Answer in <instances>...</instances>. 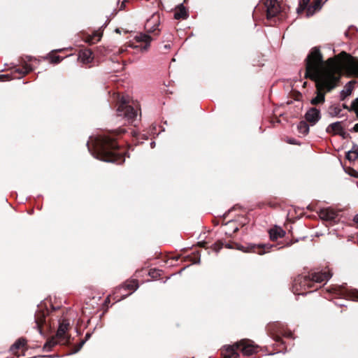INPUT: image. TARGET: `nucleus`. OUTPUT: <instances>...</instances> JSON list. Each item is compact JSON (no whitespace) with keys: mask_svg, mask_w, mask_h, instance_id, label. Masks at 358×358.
I'll return each instance as SVG.
<instances>
[{"mask_svg":"<svg viewBox=\"0 0 358 358\" xmlns=\"http://www.w3.org/2000/svg\"><path fill=\"white\" fill-rule=\"evenodd\" d=\"M356 223H358V214H357L353 220Z\"/></svg>","mask_w":358,"mask_h":358,"instance_id":"obj_39","label":"nucleus"},{"mask_svg":"<svg viewBox=\"0 0 358 358\" xmlns=\"http://www.w3.org/2000/svg\"><path fill=\"white\" fill-rule=\"evenodd\" d=\"M309 125L305 121H301L297 125L298 132L302 135H306L309 132Z\"/></svg>","mask_w":358,"mask_h":358,"instance_id":"obj_20","label":"nucleus"},{"mask_svg":"<svg viewBox=\"0 0 358 358\" xmlns=\"http://www.w3.org/2000/svg\"><path fill=\"white\" fill-rule=\"evenodd\" d=\"M35 323H36V326H35V327L37 329V330L38 331V332H39L41 334H42L41 326L40 322L38 321V320H35Z\"/></svg>","mask_w":358,"mask_h":358,"instance_id":"obj_31","label":"nucleus"},{"mask_svg":"<svg viewBox=\"0 0 358 358\" xmlns=\"http://www.w3.org/2000/svg\"><path fill=\"white\" fill-rule=\"evenodd\" d=\"M343 57L329 58L324 62L319 48H313L306 59L305 77L317 83V88L334 89L339 80L342 70L358 75V59L343 52Z\"/></svg>","mask_w":358,"mask_h":358,"instance_id":"obj_1","label":"nucleus"},{"mask_svg":"<svg viewBox=\"0 0 358 358\" xmlns=\"http://www.w3.org/2000/svg\"><path fill=\"white\" fill-rule=\"evenodd\" d=\"M341 112V109L335 108L334 115H337Z\"/></svg>","mask_w":358,"mask_h":358,"instance_id":"obj_37","label":"nucleus"},{"mask_svg":"<svg viewBox=\"0 0 358 358\" xmlns=\"http://www.w3.org/2000/svg\"><path fill=\"white\" fill-rule=\"evenodd\" d=\"M91 336V334L90 333H87L86 335H85V341L90 338V337Z\"/></svg>","mask_w":358,"mask_h":358,"instance_id":"obj_40","label":"nucleus"},{"mask_svg":"<svg viewBox=\"0 0 358 358\" xmlns=\"http://www.w3.org/2000/svg\"><path fill=\"white\" fill-rule=\"evenodd\" d=\"M316 11H317V10H316V8H315L312 5L307 6L306 15L308 17H310L313 15Z\"/></svg>","mask_w":358,"mask_h":358,"instance_id":"obj_26","label":"nucleus"},{"mask_svg":"<svg viewBox=\"0 0 358 358\" xmlns=\"http://www.w3.org/2000/svg\"><path fill=\"white\" fill-rule=\"evenodd\" d=\"M357 157H358L357 152H355L354 151L349 150L346 153V158L349 161H355L357 159Z\"/></svg>","mask_w":358,"mask_h":358,"instance_id":"obj_25","label":"nucleus"},{"mask_svg":"<svg viewBox=\"0 0 358 358\" xmlns=\"http://www.w3.org/2000/svg\"><path fill=\"white\" fill-rule=\"evenodd\" d=\"M235 344L236 348L240 349L244 355L250 356L257 352V346L250 340H241Z\"/></svg>","mask_w":358,"mask_h":358,"instance_id":"obj_4","label":"nucleus"},{"mask_svg":"<svg viewBox=\"0 0 358 358\" xmlns=\"http://www.w3.org/2000/svg\"><path fill=\"white\" fill-rule=\"evenodd\" d=\"M164 47L165 49H169L171 48L170 45H165Z\"/></svg>","mask_w":358,"mask_h":358,"instance_id":"obj_42","label":"nucleus"},{"mask_svg":"<svg viewBox=\"0 0 358 358\" xmlns=\"http://www.w3.org/2000/svg\"><path fill=\"white\" fill-rule=\"evenodd\" d=\"M155 141H152V142H151V143H150V146H151L152 148H154V147H155Z\"/></svg>","mask_w":358,"mask_h":358,"instance_id":"obj_41","label":"nucleus"},{"mask_svg":"<svg viewBox=\"0 0 358 358\" xmlns=\"http://www.w3.org/2000/svg\"><path fill=\"white\" fill-rule=\"evenodd\" d=\"M92 54L90 50H83L79 52L78 58L83 63H89L92 61Z\"/></svg>","mask_w":358,"mask_h":358,"instance_id":"obj_17","label":"nucleus"},{"mask_svg":"<svg viewBox=\"0 0 358 358\" xmlns=\"http://www.w3.org/2000/svg\"><path fill=\"white\" fill-rule=\"evenodd\" d=\"M237 348L236 344L233 345L225 346L226 352L223 353L224 358H238V354L236 352Z\"/></svg>","mask_w":358,"mask_h":358,"instance_id":"obj_15","label":"nucleus"},{"mask_svg":"<svg viewBox=\"0 0 358 358\" xmlns=\"http://www.w3.org/2000/svg\"><path fill=\"white\" fill-rule=\"evenodd\" d=\"M343 108H346V109H348V106H347V105H345V104H343Z\"/></svg>","mask_w":358,"mask_h":358,"instance_id":"obj_44","label":"nucleus"},{"mask_svg":"<svg viewBox=\"0 0 358 358\" xmlns=\"http://www.w3.org/2000/svg\"><path fill=\"white\" fill-rule=\"evenodd\" d=\"M270 238L272 241L277 240L278 238H282L285 235V231L280 227L275 226L269 230Z\"/></svg>","mask_w":358,"mask_h":358,"instance_id":"obj_13","label":"nucleus"},{"mask_svg":"<svg viewBox=\"0 0 358 358\" xmlns=\"http://www.w3.org/2000/svg\"><path fill=\"white\" fill-rule=\"evenodd\" d=\"M324 100H325L324 94L318 90L317 96L315 98L311 99L310 103L313 105H317V104L323 103L324 101Z\"/></svg>","mask_w":358,"mask_h":358,"instance_id":"obj_21","label":"nucleus"},{"mask_svg":"<svg viewBox=\"0 0 358 358\" xmlns=\"http://www.w3.org/2000/svg\"><path fill=\"white\" fill-rule=\"evenodd\" d=\"M85 343V340L81 341L80 342V343L78 345V346L76 347V348L73 350V353H76L78 351H80V349L83 348V346L84 345Z\"/></svg>","mask_w":358,"mask_h":358,"instance_id":"obj_29","label":"nucleus"},{"mask_svg":"<svg viewBox=\"0 0 358 358\" xmlns=\"http://www.w3.org/2000/svg\"><path fill=\"white\" fill-rule=\"evenodd\" d=\"M332 276V273L330 271H321L315 272L310 274V278L313 281L317 282H322L324 281L329 280Z\"/></svg>","mask_w":358,"mask_h":358,"instance_id":"obj_9","label":"nucleus"},{"mask_svg":"<svg viewBox=\"0 0 358 358\" xmlns=\"http://www.w3.org/2000/svg\"><path fill=\"white\" fill-rule=\"evenodd\" d=\"M336 213L331 209L325 208L320 210V217L325 220H333L336 218Z\"/></svg>","mask_w":358,"mask_h":358,"instance_id":"obj_14","label":"nucleus"},{"mask_svg":"<svg viewBox=\"0 0 358 358\" xmlns=\"http://www.w3.org/2000/svg\"><path fill=\"white\" fill-rule=\"evenodd\" d=\"M94 151L92 155L106 162L121 164L124 162V158L117 153L118 146L113 138L106 136H99L92 139Z\"/></svg>","mask_w":358,"mask_h":358,"instance_id":"obj_2","label":"nucleus"},{"mask_svg":"<svg viewBox=\"0 0 358 358\" xmlns=\"http://www.w3.org/2000/svg\"><path fill=\"white\" fill-rule=\"evenodd\" d=\"M159 22V15L158 13H154L145 22V28L147 31L153 32L157 29Z\"/></svg>","mask_w":358,"mask_h":358,"instance_id":"obj_7","label":"nucleus"},{"mask_svg":"<svg viewBox=\"0 0 358 358\" xmlns=\"http://www.w3.org/2000/svg\"><path fill=\"white\" fill-rule=\"evenodd\" d=\"M353 130L355 131H358V123L355 124L354 127H353Z\"/></svg>","mask_w":358,"mask_h":358,"instance_id":"obj_38","label":"nucleus"},{"mask_svg":"<svg viewBox=\"0 0 358 358\" xmlns=\"http://www.w3.org/2000/svg\"><path fill=\"white\" fill-rule=\"evenodd\" d=\"M62 50L61 49H59V50H55V51L56 52H60Z\"/></svg>","mask_w":358,"mask_h":358,"instance_id":"obj_46","label":"nucleus"},{"mask_svg":"<svg viewBox=\"0 0 358 358\" xmlns=\"http://www.w3.org/2000/svg\"><path fill=\"white\" fill-rule=\"evenodd\" d=\"M26 59H27V61L30 62V61H32V60H36V59L33 58L31 56H27L25 57Z\"/></svg>","mask_w":358,"mask_h":358,"instance_id":"obj_36","label":"nucleus"},{"mask_svg":"<svg viewBox=\"0 0 358 358\" xmlns=\"http://www.w3.org/2000/svg\"><path fill=\"white\" fill-rule=\"evenodd\" d=\"M69 327V323L67 320H64L62 322L60 323L56 334V338L59 340V342H64L66 338L65 334L67 331Z\"/></svg>","mask_w":358,"mask_h":358,"instance_id":"obj_11","label":"nucleus"},{"mask_svg":"<svg viewBox=\"0 0 358 358\" xmlns=\"http://www.w3.org/2000/svg\"><path fill=\"white\" fill-rule=\"evenodd\" d=\"M287 142L292 145H299V143L297 142V141L294 138H288L287 140Z\"/></svg>","mask_w":358,"mask_h":358,"instance_id":"obj_32","label":"nucleus"},{"mask_svg":"<svg viewBox=\"0 0 358 358\" xmlns=\"http://www.w3.org/2000/svg\"><path fill=\"white\" fill-rule=\"evenodd\" d=\"M56 338H57L53 337L51 339H50L49 341H48L45 343L43 348L48 351L50 350L52 347H54L55 345H56L58 343V342L56 341Z\"/></svg>","mask_w":358,"mask_h":358,"instance_id":"obj_23","label":"nucleus"},{"mask_svg":"<svg viewBox=\"0 0 358 358\" xmlns=\"http://www.w3.org/2000/svg\"><path fill=\"white\" fill-rule=\"evenodd\" d=\"M88 41L90 42V43H94V41H93L92 38H91Z\"/></svg>","mask_w":358,"mask_h":358,"instance_id":"obj_43","label":"nucleus"},{"mask_svg":"<svg viewBox=\"0 0 358 358\" xmlns=\"http://www.w3.org/2000/svg\"><path fill=\"white\" fill-rule=\"evenodd\" d=\"M353 299L354 300H358V292H355L353 293Z\"/></svg>","mask_w":358,"mask_h":358,"instance_id":"obj_35","label":"nucleus"},{"mask_svg":"<svg viewBox=\"0 0 358 358\" xmlns=\"http://www.w3.org/2000/svg\"><path fill=\"white\" fill-rule=\"evenodd\" d=\"M138 106L136 108L128 105L127 101L124 99H122L121 103L119 106L117 113L118 116H123L128 122L134 123L138 117Z\"/></svg>","mask_w":358,"mask_h":358,"instance_id":"obj_3","label":"nucleus"},{"mask_svg":"<svg viewBox=\"0 0 358 358\" xmlns=\"http://www.w3.org/2000/svg\"><path fill=\"white\" fill-rule=\"evenodd\" d=\"M352 83L351 81L348 82L344 87V89L340 92V99L341 100H344L347 96H350L352 91Z\"/></svg>","mask_w":358,"mask_h":358,"instance_id":"obj_18","label":"nucleus"},{"mask_svg":"<svg viewBox=\"0 0 358 358\" xmlns=\"http://www.w3.org/2000/svg\"><path fill=\"white\" fill-rule=\"evenodd\" d=\"M265 6L268 19L276 16L280 11V6L277 0H266Z\"/></svg>","mask_w":358,"mask_h":358,"instance_id":"obj_5","label":"nucleus"},{"mask_svg":"<svg viewBox=\"0 0 358 358\" xmlns=\"http://www.w3.org/2000/svg\"><path fill=\"white\" fill-rule=\"evenodd\" d=\"M32 70H33V68L30 65L25 64V65L23 66V69H22V70L17 69V71L20 73H22V74L25 75V74L29 73Z\"/></svg>","mask_w":358,"mask_h":358,"instance_id":"obj_24","label":"nucleus"},{"mask_svg":"<svg viewBox=\"0 0 358 358\" xmlns=\"http://www.w3.org/2000/svg\"><path fill=\"white\" fill-rule=\"evenodd\" d=\"M288 336H292V333H289Z\"/></svg>","mask_w":358,"mask_h":358,"instance_id":"obj_47","label":"nucleus"},{"mask_svg":"<svg viewBox=\"0 0 358 358\" xmlns=\"http://www.w3.org/2000/svg\"><path fill=\"white\" fill-rule=\"evenodd\" d=\"M326 131L327 133H332L334 134H339V135L342 136L343 138L345 137V132L343 130L341 122H336L330 124L327 127Z\"/></svg>","mask_w":358,"mask_h":358,"instance_id":"obj_10","label":"nucleus"},{"mask_svg":"<svg viewBox=\"0 0 358 358\" xmlns=\"http://www.w3.org/2000/svg\"><path fill=\"white\" fill-rule=\"evenodd\" d=\"M310 0H301L299 1V3H301L302 4V6H308L309 2H310Z\"/></svg>","mask_w":358,"mask_h":358,"instance_id":"obj_33","label":"nucleus"},{"mask_svg":"<svg viewBox=\"0 0 358 358\" xmlns=\"http://www.w3.org/2000/svg\"><path fill=\"white\" fill-rule=\"evenodd\" d=\"M187 12L185 8V7L183 6L182 3H180L178 7L176 8L175 13H174V17L176 20L180 19H185L187 17Z\"/></svg>","mask_w":358,"mask_h":358,"instance_id":"obj_16","label":"nucleus"},{"mask_svg":"<svg viewBox=\"0 0 358 358\" xmlns=\"http://www.w3.org/2000/svg\"><path fill=\"white\" fill-rule=\"evenodd\" d=\"M350 151H354L355 152H357V155H358V145H354L352 146V149L350 150Z\"/></svg>","mask_w":358,"mask_h":358,"instance_id":"obj_34","label":"nucleus"},{"mask_svg":"<svg viewBox=\"0 0 358 358\" xmlns=\"http://www.w3.org/2000/svg\"><path fill=\"white\" fill-rule=\"evenodd\" d=\"M306 6H303L301 3H299V6L296 8V12L298 13H301L305 9H306Z\"/></svg>","mask_w":358,"mask_h":358,"instance_id":"obj_30","label":"nucleus"},{"mask_svg":"<svg viewBox=\"0 0 358 358\" xmlns=\"http://www.w3.org/2000/svg\"><path fill=\"white\" fill-rule=\"evenodd\" d=\"M123 287L126 289H131L132 292H135L138 288V281L136 280H132L129 282H126Z\"/></svg>","mask_w":358,"mask_h":358,"instance_id":"obj_22","label":"nucleus"},{"mask_svg":"<svg viewBox=\"0 0 358 358\" xmlns=\"http://www.w3.org/2000/svg\"><path fill=\"white\" fill-rule=\"evenodd\" d=\"M321 1L322 0H314L313 3L312 4V6L317 10H320L322 8Z\"/></svg>","mask_w":358,"mask_h":358,"instance_id":"obj_27","label":"nucleus"},{"mask_svg":"<svg viewBox=\"0 0 358 358\" xmlns=\"http://www.w3.org/2000/svg\"><path fill=\"white\" fill-rule=\"evenodd\" d=\"M272 245H250L248 246L247 250H244L243 246L238 248L239 250H243L246 252H252L254 253H257L259 255H264L266 252V250H268L271 248Z\"/></svg>","mask_w":358,"mask_h":358,"instance_id":"obj_8","label":"nucleus"},{"mask_svg":"<svg viewBox=\"0 0 358 358\" xmlns=\"http://www.w3.org/2000/svg\"><path fill=\"white\" fill-rule=\"evenodd\" d=\"M305 118L311 125H314L321 118L320 111L315 108H311L305 114Z\"/></svg>","mask_w":358,"mask_h":358,"instance_id":"obj_6","label":"nucleus"},{"mask_svg":"<svg viewBox=\"0 0 358 358\" xmlns=\"http://www.w3.org/2000/svg\"><path fill=\"white\" fill-rule=\"evenodd\" d=\"M26 343V340L24 338L17 339L10 348V351L13 353H16L20 348L23 347Z\"/></svg>","mask_w":358,"mask_h":358,"instance_id":"obj_19","label":"nucleus"},{"mask_svg":"<svg viewBox=\"0 0 358 358\" xmlns=\"http://www.w3.org/2000/svg\"><path fill=\"white\" fill-rule=\"evenodd\" d=\"M50 59H51V61H50L51 63H52V64H58V63H59L62 60V58L60 57L59 56L57 55V56L51 57Z\"/></svg>","mask_w":358,"mask_h":358,"instance_id":"obj_28","label":"nucleus"},{"mask_svg":"<svg viewBox=\"0 0 358 358\" xmlns=\"http://www.w3.org/2000/svg\"><path fill=\"white\" fill-rule=\"evenodd\" d=\"M98 38L96 39V41H99L101 39V36H97Z\"/></svg>","mask_w":358,"mask_h":358,"instance_id":"obj_45","label":"nucleus"},{"mask_svg":"<svg viewBox=\"0 0 358 358\" xmlns=\"http://www.w3.org/2000/svg\"><path fill=\"white\" fill-rule=\"evenodd\" d=\"M135 39L138 42L145 43V45L141 47V50H146L148 49V48L150 47V42L152 41V38L149 35L143 33L137 34L135 36Z\"/></svg>","mask_w":358,"mask_h":358,"instance_id":"obj_12","label":"nucleus"}]
</instances>
